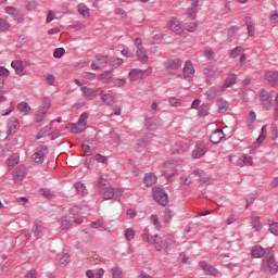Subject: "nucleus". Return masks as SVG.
I'll use <instances>...</instances> for the list:
<instances>
[{"instance_id": "37", "label": "nucleus", "mask_w": 278, "mask_h": 278, "mask_svg": "<svg viewBox=\"0 0 278 278\" xmlns=\"http://www.w3.org/2000/svg\"><path fill=\"white\" fill-rule=\"evenodd\" d=\"M75 189H76L77 194H80V197H84L88 192V190L86 189V185H84L81 182H76Z\"/></svg>"}, {"instance_id": "43", "label": "nucleus", "mask_w": 278, "mask_h": 278, "mask_svg": "<svg viewBox=\"0 0 278 278\" xmlns=\"http://www.w3.org/2000/svg\"><path fill=\"white\" fill-rule=\"evenodd\" d=\"M48 112L43 111L42 109H39V111L35 115V121L37 123H42L45 121V117L47 116Z\"/></svg>"}, {"instance_id": "29", "label": "nucleus", "mask_w": 278, "mask_h": 278, "mask_svg": "<svg viewBox=\"0 0 278 278\" xmlns=\"http://www.w3.org/2000/svg\"><path fill=\"white\" fill-rule=\"evenodd\" d=\"M204 74L207 79H214V77H218V75H220V70H218V67H210L204 71Z\"/></svg>"}, {"instance_id": "60", "label": "nucleus", "mask_w": 278, "mask_h": 278, "mask_svg": "<svg viewBox=\"0 0 278 278\" xmlns=\"http://www.w3.org/2000/svg\"><path fill=\"white\" fill-rule=\"evenodd\" d=\"M5 12H7V14H10V16H12V18H14L17 15L18 10H16L13 7H7Z\"/></svg>"}, {"instance_id": "3", "label": "nucleus", "mask_w": 278, "mask_h": 278, "mask_svg": "<svg viewBox=\"0 0 278 278\" xmlns=\"http://www.w3.org/2000/svg\"><path fill=\"white\" fill-rule=\"evenodd\" d=\"M141 238L143 242L151 244L152 247H154L156 251H162V249H164V241L162 240V237H160L159 235H155L153 237L147 232H143L141 235Z\"/></svg>"}, {"instance_id": "11", "label": "nucleus", "mask_w": 278, "mask_h": 278, "mask_svg": "<svg viewBox=\"0 0 278 278\" xmlns=\"http://www.w3.org/2000/svg\"><path fill=\"white\" fill-rule=\"evenodd\" d=\"M108 62H110V56L98 54L96 56V63L91 64L92 71H98V68H105L108 66Z\"/></svg>"}, {"instance_id": "34", "label": "nucleus", "mask_w": 278, "mask_h": 278, "mask_svg": "<svg viewBox=\"0 0 278 278\" xmlns=\"http://www.w3.org/2000/svg\"><path fill=\"white\" fill-rule=\"evenodd\" d=\"M112 77H114L112 71H106L99 75V79L100 81H103V84H110V81H112Z\"/></svg>"}, {"instance_id": "25", "label": "nucleus", "mask_w": 278, "mask_h": 278, "mask_svg": "<svg viewBox=\"0 0 278 278\" xmlns=\"http://www.w3.org/2000/svg\"><path fill=\"white\" fill-rule=\"evenodd\" d=\"M252 257L254 258H260V257H265L268 255V248L265 250L262 248V245H255L252 251Z\"/></svg>"}, {"instance_id": "40", "label": "nucleus", "mask_w": 278, "mask_h": 278, "mask_svg": "<svg viewBox=\"0 0 278 278\" xmlns=\"http://www.w3.org/2000/svg\"><path fill=\"white\" fill-rule=\"evenodd\" d=\"M210 114V105L203 104L199 108L198 116L205 117Z\"/></svg>"}, {"instance_id": "17", "label": "nucleus", "mask_w": 278, "mask_h": 278, "mask_svg": "<svg viewBox=\"0 0 278 278\" xmlns=\"http://www.w3.org/2000/svg\"><path fill=\"white\" fill-rule=\"evenodd\" d=\"M207 153V147H205L203 143H197L195 149L192 151V157L193 160H199L203 157Z\"/></svg>"}, {"instance_id": "44", "label": "nucleus", "mask_w": 278, "mask_h": 278, "mask_svg": "<svg viewBox=\"0 0 278 278\" xmlns=\"http://www.w3.org/2000/svg\"><path fill=\"white\" fill-rule=\"evenodd\" d=\"M113 278H123V269L119 266H114L111 269Z\"/></svg>"}, {"instance_id": "57", "label": "nucleus", "mask_w": 278, "mask_h": 278, "mask_svg": "<svg viewBox=\"0 0 278 278\" xmlns=\"http://www.w3.org/2000/svg\"><path fill=\"white\" fill-rule=\"evenodd\" d=\"M150 218H151L155 229H157V231H160V229H162V224L160 223L157 215H152Z\"/></svg>"}, {"instance_id": "36", "label": "nucleus", "mask_w": 278, "mask_h": 278, "mask_svg": "<svg viewBox=\"0 0 278 278\" xmlns=\"http://www.w3.org/2000/svg\"><path fill=\"white\" fill-rule=\"evenodd\" d=\"M264 140H266V136L261 135L255 142L252 143V146H250V153H252V151H255V149H260V147L262 146V143L264 142Z\"/></svg>"}, {"instance_id": "56", "label": "nucleus", "mask_w": 278, "mask_h": 278, "mask_svg": "<svg viewBox=\"0 0 278 278\" xmlns=\"http://www.w3.org/2000/svg\"><path fill=\"white\" fill-rule=\"evenodd\" d=\"M71 262V256L68 254H63V257L59 260L60 266H66Z\"/></svg>"}, {"instance_id": "18", "label": "nucleus", "mask_w": 278, "mask_h": 278, "mask_svg": "<svg viewBox=\"0 0 278 278\" xmlns=\"http://www.w3.org/2000/svg\"><path fill=\"white\" fill-rule=\"evenodd\" d=\"M129 81H139L140 79H144V72L140 68H132L128 73Z\"/></svg>"}, {"instance_id": "23", "label": "nucleus", "mask_w": 278, "mask_h": 278, "mask_svg": "<svg viewBox=\"0 0 278 278\" xmlns=\"http://www.w3.org/2000/svg\"><path fill=\"white\" fill-rule=\"evenodd\" d=\"M199 266L204 273H206V275H212L213 277H216V275H218V270L214 268V266L207 264L205 261H201L199 263Z\"/></svg>"}, {"instance_id": "13", "label": "nucleus", "mask_w": 278, "mask_h": 278, "mask_svg": "<svg viewBox=\"0 0 278 278\" xmlns=\"http://www.w3.org/2000/svg\"><path fill=\"white\" fill-rule=\"evenodd\" d=\"M167 27L168 29L177 34V36H184V28L181 27V23L178 20H176V17H172Z\"/></svg>"}, {"instance_id": "31", "label": "nucleus", "mask_w": 278, "mask_h": 278, "mask_svg": "<svg viewBox=\"0 0 278 278\" xmlns=\"http://www.w3.org/2000/svg\"><path fill=\"white\" fill-rule=\"evenodd\" d=\"M156 181H157V176H155L154 174H151V173L146 174V176L143 178V184L148 188L150 186H153V184H155Z\"/></svg>"}, {"instance_id": "22", "label": "nucleus", "mask_w": 278, "mask_h": 278, "mask_svg": "<svg viewBox=\"0 0 278 278\" xmlns=\"http://www.w3.org/2000/svg\"><path fill=\"white\" fill-rule=\"evenodd\" d=\"M224 138H225V132H223L222 129H216L211 134L210 141L213 142V144H220Z\"/></svg>"}, {"instance_id": "2", "label": "nucleus", "mask_w": 278, "mask_h": 278, "mask_svg": "<svg viewBox=\"0 0 278 278\" xmlns=\"http://www.w3.org/2000/svg\"><path fill=\"white\" fill-rule=\"evenodd\" d=\"M182 64L181 59H168L164 62V68L168 75H177L181 71Z\"/></svg>"}, {"instance_id": "48", "label": "nucleus", "mask_w": 278, "mask_h": 278, "mask_svg": "<svg viewBox=\"0 0 278 278\" xmlns=\"http://www.w3.org/2000/svg\"><path fill=\"white\" fill-rule=\"evenodd\" d=\"M61 229H63V231H68V229H71V220H68V218H61Z\"/></svg>"}, {"instance_id": "62", "label": "nucleus", "mask_w": 278, "mask_h": 278, "mask_svg": "<svg viewBox=\"0 0 278 278\" xmlns=\"http://www.w3.org/2000/svg\"><path fill=\"white\" fill-rule=\"evenodd\" d=\"M274 116H275L276 121H278V94L275 96Z\"/></svg>"}, {"instance_id": "55", "label": "nucleus", "mask_w": 278, "mask_h": 278, "mask_svg": "<svg viewBox=\"0 0 278 278\" xmlns=\"http://www.w3.org/2000/svg\"><path fill=\"white\" fill-rule=\"evenodd\" d=\"M269 233H273V236H278V223L273 222L269 224Z\"/></svg>"}, {"instance_id": "61", "label": "nucleus", "mask_w": 278, "mask_h": 278, "mask_svg": "<svg viewBox=\"0 0 278 278\" xmlns=\"http://www.w3.org/2000/svg\"><path fill=\"white\" fill-rule=\"evenodd\" d=\"M81 149H83L85 155H92V150L90 149V146H88V143L84 142L81 144Z\"/></svg>"}, {"instance_id": "21", "label": "nucleus", "mask_w": 278, "mask_h": 278, "mask_svg": "<svg viewBox=\"0 0 278 278\" xmlns=\"http://www.w3.org/2000/svg\"><path fill=\"white\" fill-rule=\"evenodd\" d=\"M8 131L10 135L16 134V131H18V129H21V123L18 122L17 118L15 117H11L8 122Z\"/></svg>"}, {"instance_id": "12", "label": "nucleus", "mask_w": 278, "mask_h": 278, "mask_svg": "<svg viewBox=\"0 0 278 278\" xmlns=\"http://www.w3.org/2000/svg\"><path fill=\"white\" fill-rule=\"evenodd\" d=\"M49 151V148L47 146H41L36 153L33 154V161L35 164H42L45 162V155H47V152Z\"/></svg>"}, {"instance_id": "59", "label": "nucleus", "mask_w": 278, "mask_h": 278, "mask_svg": "<svg viewBox=\"0 0 278 278\" xmlns=\"http://www.w3.org/2000/svg\"><path fill=\"white\" fill-rule=\"evenodd\" d=\"M91 227H92V229H99V228H103V229H106L105 228V225L103 224V220H101V219H98V220H96V222H92L91 223Z\"/></svg>"}, {"instance_id": "54", "label": "nucleus", "mask_w": 278, "mask_h": 278, "mask_svg": "<svg viewBox=\"0 0 278 278\" xmlns=\"http://www.w3.org/2000/svg\"><path fill=\"white\" fill-rule=\"evenodd\" d=\"M70 214L72 216H77L79 214H81V206L80 205H74L70 208Z\"/></svg>"}, {"instance_id": "58", "label": "nucleus", "mask_w": 278, "mask_h": 278, "mask_svg": "<svg viewBox=\"0 0 278 278\" xmlns=\"http://www.w3.org/2000/svg\"><path fill=\"white\" fill-rule=\"evenodd\" d=\"M199 27V24L197 22L190 23L188 24V26L186 27L187 31H189L190 34H194V31H197V28Z\"/></svg>"}, {"instance_id": "33", "label": "nucleus", "mask_w": 278, "mask_h": 278, "mask_svg": "<svg viewBox=\"0 0 278 278\" xmlns=\"http://www.w3.org/2000/svg\"><path fill=\"white\" fill-rule=\"evenodd\" d=\"M17 110L24 116H27L31 112V106H29V104H27V102H21L17 104Z\"/></svg>"}, {"instance_id": "1", "label": "nucleus", "mask_w": 278, "mask_h": 278, "mask_svg": "<svg viewBox=\"0 0 278 278\" xmlns=\"http://www.w3.org/2000/svg\"><path fill=\"white\" fill-rule=\"evenodd\" d=\"M100 197H102L104 201H110V199L121 201V197H123V190L121 188L104 187L100 189Z\"/></svg>"}, {"instance_id": "42", "label": "nucleus", "mask_w": 278, "mask_h": 278, "mask_svg": "<svg viewBox=\"0 0 278 278\" xmlns=\"http://www.w3.org/2000/svg\"><path fill=\"white\" fill-rule=\"evenodd\" d=\"M51 127H53V121L50 123L49 126L45 127L43 129H41L37 136V140H40V138H45V136H47V134H49L51 131Z\"/></svg>"}, {"instance_id": "35", "label": "nucleus", "mask_w": 278, "mask_h": 278, "mask_svg": "<svg viewBox=\"0 0 278 278\" xmlns=\"http://www.w3.org/2000/svg\"><path fill=\"white\" fill-rule=\"evenodd\" d=\"M86 275L88 278H103V275H105V269L100 268L96 274L92 271V269H89L87 270Z\"/></svg>"}, {"instance_id": "24", "label": "nucleus", "mask_w": 278, "mask_h": 278, "mask_svg": "<svg viewBox=\"0 0 278 278\" xmlns=\"http://www.w3.org/2000/svg\"><path fill=\"white\" fill-rule=\"evenodd\" d=\"M146 127L150 131H157L162 127V123L155 121L153 117L146 118Z\"/></svg>"}, {"instance_id": "27", "label": "nucleus", "mask_w": 278, "mask_h": 278, "mask_svg": "<svg viewBox=\"0 0 278 278\" xmlns=\"http://www.w3.org/2000/svg\"><path fill=\"white\" fill-rule=\"evenodd\" d=\"M238 80V76L236 74H230L224 85L222 86V90H227V88H231V86H235L236 81Z\"/></svg>"}, {"instance_id": "20", "label": "nucleus", "mask_w": 278, "mask_h": 278, "mask_svg": "<svg viewBox=\"0 0 278 278\" xmlns=\"http://www.w3.org/2000/svg\"><path fill=\"white\" fill-rule=\"evenodd\" d=\"M100 98H101V101L104 105H114V101H115V97L114 94L112 93H109L108 91L105 90H101L100 91Z\"/></svg>"}, {"instance_id": "64", "label": "nucleus", "mask_w": 278, "mask_h": 278, "mask_svg": "<svg viewBox=\"0 0 278 278\" xmlns=\"http://www.w3.org/2000/svg\"><path fill=\"white\" fill-rule=\"evenodd\" d=\"M25 278H38V271L36 269H30L26 275Z\"/></svg>"}, {"instance_id": "63", "label": "nucleus", "mask_w": 278, "mask_h": 278, "mask_svg": "<svg viewBox=\"0 0 278 278\" xmlns=\"http://www.w3.org/2000/svg\"><path fill=\"white\" fill-rule=\"evenodd\" d=\"M204 55L205 58H207V60H214V51L212 50V48H206L204 51Z\"/></svg>"}, {"instance_id": "30", "label": "nucleus", "mask_w": 278, "mask_h": 278, "mask_svg": "<svg viewBox=\"0 0 278 278\" xmlns=\"http://www.w3.org/2000/svg\"><path fill=\"white\" fill-rule=\"evenodd\" d=\"M244 23L248 27V34L250 37L255 36V25L253 24V20L249 16L244 17Z\"/></svg>"}, {"instance_id": "7", "label": "nucleus", "mask_w": 278, "mask_h": 278, "mask_svg": "<svg viewBox=\"0 0 278 278\" xmlns=\"http://www.w3.org/2000/svg\"><path fill=\"white\" fill-rule=\"evenodd\" d=\"M11 66L14 68L16 75L23 77L27 75L26 68L31 66V63L27 61L15 60L11 62Z\"/></svg>"}, {"instance_id": "6", "label": "nucleus", "mask_w": 278, "mask_h": 278, "mask_svg": "<svg viewBox=\"0 0 278 278\" xmlns=\"http://www.w3.org/2000/svg\"><path fill=\"white\" fill-rule=\"evenodd\" d=\"M86 125H88V113L84 112L79 116L77 124H71L70 129L72 134H81L86 130Z\"/></svg>"}, {"instance_id": "14", "label": "nucleus", "mask_w": 278, "mask_h": 278, "mask_svg": "<svg viewBox=\"0 0 278 278\" xmlns=\"http://www.w3.org/2000/svg\"><path fill=\"white\" fill-rule=\"evenodd\" d=\"M194 65H192V61L188 60L185 63L184 66V77L185 79H188V81H190V79H192L194 77Z\"/></svg>"}, {"instance_id": "28", "label": "nucleus", "mask_w": 278, "mask_h": 278, "mask_svg": "<svg viewBox=\"0 0 278 278\" xmlns=\"http://www.w3.org/2000/svg\"><path fill=\"white\" fill-rule=\"evenodd\" d=\"M33 233H34L35 238H37V240H40V238H42V236H45V226H42L40 224H35L33 226Z\"/></svg>"}, {"instance_id": "9", "label": "nucleus", "mask_w": 278, "mask_h": 278, "mask_svg": "<svg viewBox=\"0 0 278 278\" xmlns=\"http://www.w3.org/2000/svg\"><path fill=\"white\" fill-rule=\"evenodd\" d=\"M258 97L261 105H263L265 110H270V108H273V96L270 92L266 91L265 89H261Z\"/></svg>"}, {"instance_id": "41", "label": "nucleus", "mask_w": 278, "mask_h": 278, "mask_svg": "<svg viewBox=\"0 0 278 278\" xmlns=\"http://www.w3.org/2000/svg\"><path fill=\"white\" fill-rule=\"evenodd\" d=\"M240 53H242V46H237L236 48L230 50L229 58H231L232 60H236V58H238Z\"/></svg>"}, {"instance_id": "19", "label": "nucleus", "mask_w": 278, "mask_h": 278, "mask_svg": "<svg viewBox=\"0 0 278 278\" xmlns=\"http://www.w3.org/2000/svg\"><path fill=\"white\" fill-rule=\"evenodd\" d=\"M27 172L25 166L20 165L13 170V179L15 182L23 181L24 177H26Z\"/></svg>"}, {"instance_id": "51", "label": "nucleus", "mask_w": 278, "mask_h": 278, "mask_svg": "<svg viewBox=\"0 0 278 278\" xmlns=\"http://www.w3.org/2000/svg\"><path fill=\"white\" fill-rule=\"evenodd\" d=\"M252 227H253V229H255V231L262 230V223L260 222V218L252 217Z\"/></svg>"}, {"instance_id": "32", "label": "nucleus", "mask_w": 278, "mask_h": 278, "mask_svg": "<svg viewBox=\"0 0 278 278\" xmlns=\"http://www.w3.org/2000/svg\"><path fill=\"white\" fill-rule=\"evenodd\" d=\"M218 92H220L218 87H211L205 93L206 99H208V101L216 99L218 97Z\"/></svg>"}, {"instance_id": "8", "label": "nucleus", "mask_w": 278, "mask_h": 278, "mask_svg": "<svg viewBox=\"0 0 278 278\" xmlns=\"http://www.w3.org/2000/svg\"><path fill=\"white\" fill-rule=\"evenodd\" d=\"M135 47H137L136 55L140 62H149V55H147V49L142 46V39L136 38L135 39Z\"/></svg>"}, {"instance_id": "46", "label": "nucleus", "mask_w": 278, "mask_h": 278, "mask_svg": "<svg viewBox=\"0 0 278 278\" xmlns=\"http://www.w3.org/2000/svg\"><path fill=\"white\" fill-rule=\"evenodd\" d=\"M168 103L172 108H181V101L179 98L170 97L168 98Z\"/></svg>"}, {"instance_id": "10", "label": "nucleus", "mask_w": 278, "mask_h": 278, "mask_svg": "<svg viewBox=\"0 0 278 278\" xmlns=\"http://www.w3.org/2000/svg\"><path fill=\"white\" fill-rule=\"evenodd\" d=\"M80 92L84 97V99H87V101H94L97 97H99V89H92L90 87H80Z\"/></svg>"}, {"instance_id": "38", "label": "nucleus", "mask_w": 278, "mask_h": 278, "mask_svg": "<svg viewBox=\"0 0 278 278\" xmlns=\"http://www.w3.org/2000/svg\"><path fill=\"white\" fill-rule=\"evenodd\" d=\"M20 162V156L18 154H13L11 155L8 160H7V164L8 166H10L11 168L16 166V164H18Z\"/></svg>"}, {"instance_id": "4", "label": "nucleus", "mask_w": 278, "mask_h": 278, "mask_svg": "<svg viewBox=\"0 0 278 278\" xmlns=\"http://www.w3.org/2000/svg\"><path fill=\"white\" fill-rule=\"evenodd\" d=\"M152 197L153 200L159 203V205H162L163 207H166L168 205V193L164 191V189L160 187H154L152 189Z\"/></svg>"}, {"instance_id": "16", "label": "nucleus", "mask_w": 278, "mask_h": 278, "mask_svg": "<svg viewBox=\"0 0 278 278\" xmlns=\"http://www.w3.org/2000/svg\"><path fill=\"white\" fill-rule=\"evenodd\" d=\"M265 79L274 88H278V72L277 71H266Z\"/></svg>"}, {"instance_id": "49", "label": "nucleus", "mask_w": 278, "mask_h": 278, "mask_svg": "<svg viewBox=\"0 0 278 278\" xmlns=\"http://www.w3.org/2000/svg\"><path fill=\"white\" fill-rule=\"evenodd\" d=\"M125 238L128 242H131L136 238V231L131 228L125 230Z\"/></svg>"}, {"instance_id": "45", "label": "nucleus", "mask_w": 278, "mask_h": 278, "mask_svg": "<svg viewBox=\"0 0 278 278\" xmlns=\"http://www.w3.org/2000/svg\"><path fill=\"white\" fill-rule=\"evenodd\" d=\"M78 12L79 14H81V16H85V18H88V16H90V10L84 4L78 5Z\"/></svg>"}, {"instance_id": "39", "label": "nucleus", "mask_w": 278, "mask_h": 278, "mask_svg": "<svg viewBox=\"0 0 278 278\" xmlns=\"http://www.w3.org/2000/svg\"><path fill=\"white\" fill-rule=\"evenodd\" d=\"M10 27H12L10 25V22H8L5 18L0 17V31H10Z\"/></svg>"}, {"instance_id": "15", "label": "nucleus", "mask_w": 278, "mask_h": 278, "mask_svg": "<svg viewBox=\"0 0 278 278\" xmlns=\"http://www.w3.org/2000/svg\"><path fill=\"white\" fill-rule=\"evenodd\" d=\"M199 1L200 0H191V7L187 10V17L191 21H195L197 14H199Z\"/></svg>"}, {"instance_id": "52", "label": "nucleus", "mask_w": 278, "mask_h": 278, "mask_svg": "<svg viewBox=\"0 0 278 278\" xmlns=\"http://www.w3.org/2000/svg\"><path fill=\"white\" fill-rule=\"evenodd\" d=\"M173 244H175V237H173L172 235H168L164 242L165 249H170Z\"/></svg>"}, {"instance_id": "47", "label": "nucleus", "mask_w": 278, "mask_h": 278, "mask_svg": "<svg viewBox=\"0 0 278 278\" xmlns=\"http://www.w3.org/2000/svg\"><path fill=\"white\" fill-rule=\"evenodd\" d=\"M40 110H43L45 112H49V110H51V99L50 98L42 99V105H41Z\"/></svg>"}, {"instance_id": "26", "label": "nucleus", "mask_w": 278, "mask_h": 278, "mask_svg": "<svg viewBox=\"0 0 278 278\" xmlns=\"http://www.w3.org/2000/svg\"><path fill=\"white\" fill-rule=\"evenodd\" d=\"M216 105H217V112L219 114H225V112L229 110V102H227V100L223 98L217 99Z\"/></svg>"}, {"instance_id": "53", "label": "nucleus", "mask_w": 278, "mask_h": 278, "mask_svg": "<svg viewBox=\"0 0 278 278\" xmlns=\"http://www.w3.org/2000/svg\"><path fill=\"white\" fill-rule=\"evenodd\" d=\"M64 53H66V50L64 48H56L53 52V58L60 60V58L64 56Z\"/></svg>"}, {"instance_id": "50", "label": "nucleus", "mask_w": 278, "mask_h": 278, "mask_svg": "<svg viewBox=\"0 0 278 278\" xmlns=\"http://www.w3.org/2000/svg\"><path fill=\"white\" fill-rule=\"evenodd\" d=\"M98 187L99 190H101V188H110V181L103 178V176H100L98 180Z\"/></svg>"}, {"instance_id": "5", "label": "nucleus", "mask_w": 278, "mask_h": 278, "mask_svg": "<svg viewBox=\"0 0 278 278\" xmlns=\"http://www.w3.org/2000/svg\"><path fill=\"white\" fill-rule=\"evenodd\" d=\"M264 264L265 266H267L271 275H277L278 264L277 261L275 260V252L273 251L271 248H268L267 256H265L264 258Z\"/></svg>"}]
</instances>
